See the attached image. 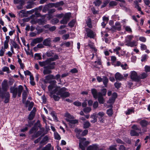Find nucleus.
Wrapping results in <instances>:
<instances>
[{
	"mask_svg": "<svg viewBox=\"0 0 150 150\" xmlns=\"http://www.w3.org/2000/svg\"><path fill=\"white\" fill-rule=\"evenodd\" d=\"M36 150H54V147L50 144L49 143L41 149L40 147H39Z\"/></svg>",
	"mask_w": 150,
	"mask_h": 150,
	"instance_id": "nucleus-12",
	"label": "nucleus"
},
{
	"mask_svg": "<svg viewBox=\"0 0 150 150\" xmlns=\"http://www.w3.org/2000/svg\"><path fill=\"white\" fill-rule=\"evenodd\" d=\"M132 128L133 130H137L138 132H139V133L141 134L142 132H141V129L140 128L139 126L137 125H134L132 127Z\"/></svg>",
	"mask_w": 150,
	"mask_h": 150,
	"instance_id": "nucleus-22",
	"label": "nucleus"
},
{
	"mask_svg": "<svg viewBox=\"0 0 150 150\" xmlns=\"http://www.w3.org/2000/svg\"><path fill=\"white\" fill-rule=\"evenodd\" d=\"M134 37L132 35H128L127 36L125 39V42L126 43L125 45L128 46L132 47L137 45V42L135 40L131 41Z\"/></svg>",
	"mask_w": 150,
	"mask_h": 150,
	"instance_id": "nucleus-4",
	"label": "nucleus"
},
{
	"mask_svg": "<svg viewBox=\"0 0 150 150\" xmlns=\"http://www.w3.org/2000/svg\"><path fill=\"white\" fill-rule=\"evenodd\" d=\"M91 93L95 99H97L98 97V93L97 90L95 88H93L91 89Z\"/></svg>",
	"mask_w": 150,
	"mask_h": 150,
	"instance_id": "nucleus-24",
	"label": "nucleus"
},
{
	"mask_svg": "<svg viewBox=\"0 0 150 150\" xmlns=\"http://www.w3.org/2000/svg\"><path fill=\"white\" fill-rule=\"evenodd\" d=\"M8 42H7L6 41H4V49H6L7 48H8Z\"/></svg>",
	"mask_w": 150,
	"mask_h": 150,
	"instance_id": "nucleus-59",
	"label": "nucleus"
},
{
	"mask_svg": "<svg viewBox=\"0 0 150 150\" xmlns=\"http://www.w3.org/2000/svg\"><path fill=\"white\" fill-rule=\"evenodd\" d=\"M77 137L80 139L79 147L82 150H85L86 147L90 144V142L86 141V138H80L78 136H77Z\"/></svg>",
	"mask_w": 150,
	"mask_h": 150,
	"instance_id": "nucleus-5",
	"label": "nucleus"
},
{
	"mask_svg": "<svg viewBox=\"0 0 150 150\" xmlns=\"http://www.w3.org/2000/svg\"><path fill=\"white\" fill-rule=\"evenodd\" d=\"M54 54L53 52L51 51H48L46 53V55L47 57H50L53 56Z\"/></svg>",
	"mask_w": 150,
	"mask_h": 150,
	"instance_id": "nucleus-43",
	"label": "nucleus"
},
{
	"mask_svg": "<svg viewBox=\"0 0 150 150\" xmlns=\"http://www.w3.org/2000/svg\"><path fill=\"white\" fill-rule=\"evenodd\" d=\"M35 14L36 16L37 17H43L45 18L46 16L45 15L42 16L41 14L37 11H35Z\"/></svg>",
	"mask_w": 150,
	"mask_h": 150,
	"instance_id": "nucleus-52",
	"label": "nucleus"
},
{
	"mask_svg": "<svg viewBox=\"0 0 150 150\" xmlns=\"http://www.w3.org/2000/svg\"><path fill=\"white\" fill-rule=\"evenodd\" d=\"M2 70L6 72L7 73H10L9 68L6 67H4L2 69Z\"/></svg>",
	"mask_w": 150,
	"mask_h": 150,
	"instance_id": "nucleus-50",
	"label": "nucleus"
},
{
	"mask_svg": "<svg viewBox=\"0 0 150 150\" xmlns=\"http://www.w3.org/2000/svg\"><path fill=\"white\" fill-rule=\"evenodd\" d=\"M117 94L116 93H113L112 95V101H110V100H108V103H112L114 102L115 98L117 97Z\"/></svg>",
	"mask_w": 150,
	"mask_h": 150,
	"instance_id": "nucleus-27",
	"label": "nucleus"
},
{
	"mask_svg": "<svg viewBox=\"0 0 150 150\" xmlns=\"http://www.w3.org/2000/svg\"><path fill=\"white\" fill-rule=\"evenodd\" d=\"M134 3L135 4V8L137 9L138 11H141V8L140 7H139V4H138V2L137 1H136V2H134Z\"/></svg>",
	"mask_w": 150,
	"mask_h": 150,
	"instance_id": "nucleus-45",
	"label": "nucleus"
},
{
	"mask_svg": "<svg viewBox=\"0 0 150 150\" xmlns=\"http://www.w3.org/2000/svg\"><path fill=\"white\" fill-rule=\"evenodd\" d=\"M44 131V128H42L40 130L38 131L36 133L32 135V138L33 139H34L35 138L38 137L42 134L43 132Z\"/></svg>",
	"mask_w": 150,
	"mask_h": 150,
	"instance_id": "nucleus-13",
	"label": "nucleus"
},
{
	"mask_svg": "<svg viewBox=\"0 0 150 150\" xmlns=\"http://www.w3.org/2000/svg\"><path fill=\"white\" fill-rule=\"evenodd\" d=\"M45 79H46V80H47L49 81L52 79H55V78L53 75L51 74H50L46 76L45 77Z\"/></svg>",
	"mask_w": 150,
	"mask_h": 150,
	"instance_id": "nucleus-34",
	"label": "nucleus"
},
{
	"mask_svg": "<svg viewBox=\"0 0 150 150\" xmlns=\"http://www.w3.org/2000/svg\"><path fill=\"white\" fill-rule=\"evenodd\" d=\"M66 120L69 122V124L71 127L72 125H75L78 123V120H73V119H66Z\"/></svg>",
	"mask_w": 150,
	"mask_h": 150,
	"instance_id": "nucleus-21",
	"label": "nucleus"
},
{
	"mask_svg": "<svg viewBox=\"0 0 150 150\" xmlns=\"http://www.w3.org/2000/svg\"><path fill=\"white\" fill-rule=\"evenodd\" d=\"M1 86L2 88L4 91H6L8 89V88L7 81L4 80L1 84Z\"/></svg>",
	"mask_w": 150,
	"mask_h": 150,
	"instance_id": "nucleus-14",
	"label": "nucleus"
},
{
	"mask_svg": "<svg viewBox=\"0 0 150 150\" xmlns=\"http://www.w3.org/2000/svg\"><path fill=\"white\" fill-rule=\"evenodd\" d=\"M59 58L58 56L56 54H55L53 57L50 58L44 62H39V65L41 67H45L47 65H49L52 63L51 62L56 60Z\"/></svg>",
	"mask_w": 150,
	"mask_h": 150,
	"instance_id": "nucleus-3",
	"label": "nucleus"
},
{
	"mask_svg": "<svg viewBox=\"0 0 150 150\" xmlns=\"http://www.w3.org/2000/svg\"><path fill=\"white\" fill-rule=\"evenodd\" d=\"M140 124L142 127H146L149 124V122L145 120H141L140 122Z\"/></svg>",
	"mask_w": 150,
	"mask_h": 150,
	"instance_id": "nucleus-26",
	"label": "nucleus"
},
{
	"mask_svg": "<svg viewBox=\"0 0 150 150\" xmlns=\"http://www.w3.org/2000/svg\"><path fill=\"white\" fill-rule=\"evenodd\" d=\"M1 97L2 98L4 99V102L5 103H8L10 98V94L8 92L2 93Z\"/></svg>",
	"mask_w": 150,
	"mask_h": 150,
	"instance_id": "nucleus-9",
	"label": "nucleus"
},
{
	"mask_svg": "<svg viewBox=\"0 0 150 150\" xmlns=\"http://www.w3.org/2000/svg\"><path fill=\"white\" fill-rule=\"evenodd\" d=\"M67 88L65 87H63L59 89V91L56 93L58 95H60L62 98H66L69 96L70 93L68 92H66Z\"/></svg>",
	"mask_w": 150,
	"mask_h": 150,
	"instance_id": "nucleus-6",
	"label": "nucleus"
},
{
	"mask_svg": "<svg viewBox=\"0 0 150 150\" xmlns=\"http://www.w3.org/2000/svg\"><path fill=\"white\" fill-rule=\"evenodd\" d=\"M90 117L93 119L92 120L91 122L95 123L97 121V114L96 113H94L93 114L91 115Z\"/></svg>",
	"mask_w": 150,
	"mask_h": 150,
	"instance_id": "nucleus-25",
	"label": "nucleus"
},
{
	"mask_svg": "<svg viewBox=\"0 0 150 150\" xmlns=\"http://www.w3.org/2000/svg\"><path fill=\"white\" fill-rule=\"evenodd\" d=\"M64 4V3L62 1L58 2L56 3H54V7H57L59 6L63 5Z\"/></svg>",
	"mask_w": 150,
	"mask_h": 150,
	"instance_id": "nucleus-36",
	"label": "nucleus"
},
{
	"mask_svg": "<svg viewBox=\"0 0 150 150\" xmlns=\"http://www.w3.org/2000/svg\"><path fill=\"white\" fill-rule=\"evenodd\" d=\"M38 129V128L37 126H34L30 131L29 133L31 134L35 132Z\"/></svg>",
	"mask_w": 150,
	"mask_h": 150,
	"instance_id": "nucleus-32",
	"label": "nucleus"
},
{
	"mask_svg": "<svg viewBox=\"0 0 150 150\" xmlns=\"http://www.w3.org/2000/svg\"><path fill=\"white\" fill-rule=\"evenodd\" d=\"M86 31L87 33V36L88 37L90 38H93L95 35L94 32L89 29L87 28L86 30Z\"/></svg>",
	"mask_w": 150,
	"mask_h": 150,
	"instance_id": "nucleus-16",
	"label": "nucleus"
},
{
	"mask_svg": "<svg viewBox=\"0 0 150 150\" xmlns=\"http://www.w3.org/2000/svg\"><path fill=\"white\" fill-rule=\"evenodd\" d=\"M131 78L133 80H137L138 79V76L137 73L134 71H132L131 73Z\"/></svg>",
	"mask_w": 150,
	"mask_h": 150,
	"instance_id": "nucleus-19",
	"label": "nucleus"
},
{
	"mask_svg": "<svg viewBox=\"0 0 150 150\" xmlns=\"http://www.w3.org/2000/svg\"><path fill=\"white\" fill-rule=\"evenodd\" d=\"M49 8L47 5H45L43 7L42 11L44 13L46 12L48 10Z\"/></svg>",
	"mask_w": 150,
	"mask_h": 150,
	"instance_id": "nucleus-54",
	"label": "nucleus"
},
{
	"mask_svg": "<svg viewBox=\"0 0 150 150\" xmlns=\"http://www.w3.org/2000/svg\"><path fill=\"white\" fill-rule=\"evenodd\" d=\"M145 70L146 72L150 71V66L146 65L144 67Z\"/></svg>",
	"mask_w": 150,
	"mask_h": 150,
	"instance_id": "nucleus-56",
	"label": "nucleus"
},
{
	"mask_svg": "<svg viewBox=\"0 0 150 150\" xmlns=\"http://www.w3.org/2000/svg\"><path fill=\"white\" fill-rule=\"evenodd\" d=\"M116 146V145H115L110 146L109 148L110 150H117V149L115 147Z\"/></svg>",
	"mask_w": 150,
	"mask_h": 150,
	"instance_id": "nucleus-64",
	"label": "nucleus"
},
{
	"mask_svg": "<svg viewBox=\"0 0 150 150\" xmlns=\"http://www.w3.org/2000/svg\"><path fill=\"white\" fill-rule=\"evenodd\" d=\"M30 22L33 24H36L37 23V18L32 19L31 21Z\"/></svg>",
	"mask_w": 150,
	"mask_h": 150,
	"instance_id": "nucleus-57",
	"label": "nucleus"
},
{
	"mask_svg": "<svg viewBox=\"0 0 150 150\" xmlns=\"http://www.w3.org/2000/svg\"><path fill=\"white\" fill-rule=\"evenodd\" d=\"M107 113L108 115L111 116L112 115L113 112L112 110V109H109L107 111Z\"/></svg>",
	"mask_w": 150,
	"mask_h": 150,
	"instance_id": "nucleus-51",
	"label": "nucleus"
},
{
	"mask_svg": "<svg viewBox=\"0 0 150 150\" xmlns=\"http://www.w3.org/2000/svg\"><path fill=\"white\" fill-rule=\"evenodd\" d=\"M87 150H99L98 145L93 144L88 147Z\"/></svg>",
	"mask_w": 150,
	"mask_h": 150,
	"instance_id": "nucleus-17",
	"label": "nucleus"
},
{
	"mask_svg": "<svg viewBox=\"0 0 150 150\" xmlns=\"http://www.w3.org/2000/svg\"><path fill=\"white\" fill-rule=\"evenodd\" d=\"M23 88V87L21 85H19L18 88L14 86L10 88V92L12 93L13 98H16L17 94L18 96L20 97L21 96Z\"/></svg>",
	"mask_w": 150,
	"mask_h": 150,
	"instance_id": "nucleus-1",
	"label": "nucleus"
},
{
	"mask_svg": "<svg viewBox=\"0 0 150 150\" xmlns=\"http://www.w3.org/2000/svg\"><path fill=\"white\" fill-rule=\"evenodd\" d=\"M75 23V20H73L69 23L68 25L69 26L72 27L74 26Z\"/></svg>",
	"mask_w": 150,
	"mask_h": 150,
	"instance_id": "nucleus-49",
	"label": "nucleus"
},
{
	"mask_svg": "<svg viewBox=\"0 0 150 150\" xmlns=\"http://www.w3.org/2000/svg\"><path fill=\"white\" fill-rule=\"evenodd\" d=\"M98 103L97 101H96L94 103L93 106L94 108L96 109V108H97L98 107Z\"/></svg>",
	"mask_w": 150,
	"mask_h": 150,
	"instance_id": "nucleus-63",
	"label": "nucleus"
},
{
	"mask_svg": "<svg viewBox=\"0 0 150 150\" xmlns=\"http://www.w3.org/2000/svg\"><path fill=\"white\" fill-rule=\"evenodd\" d=\"M43 40V38L42 37L34 39L31 42L30 45L32 46H34L36 44L42 42Z\"/></svg>",
	"mask_w": 150,
	"mask_h": 150,
	"instance_id": "nucleus-10",
	"label": "nucleus"
},
{
	"mask_svg": "<svg viewBox=\"0 0 150 150\" xmlns=\"http://www.w3.org/2000/svg\"><path fill=\"white\" fill-rule=\"evenodd\" d=\"M54 138L55 139L58 140H59L61 139V137L60 135L57 132H55L54 133Z\"/></svg>",
	"mask_w": 150,
	"mask_h": 150,
	"instance_id": "nucleus-35",
	"label": "nucleus"
},
{
	"mask_svg": "<svg viewBox=\"0 0 150 150\" xmlns=\"http://www.w3.org/2000/svg\"><path fill=\"white\" fill-rule=\"evenodd\" d=\"M60 38L59 37H57L55 38L53 40V42H58L60 40Z\"/></svg>",
	"mask_w": 150,
	"mask_h": 150,
	"instance_id": "nucleus-61",
	"label": "nucleus"
},
{
	"mask_svg": "<svg viewBox=\"0 0 150 150\" xmlns=\"http://www.w3.org/2000/svg\"><path fill=\"white\" fill-rule=\"evenodd\" d=\"M33 105V102H31L30 103L28 107V110L29 111H30Z\"/></svg>",
	"mask_w": 150,
	"mask_h": 150,
	"instance_id": "nucleus-62",
	"label": "nucleus"
},
{
	"mask_svg": "<svg viewBox=\"0 0 150 150\" xmlns=\"http://www.w3.org/2000/svg\"><path fill=\"white\" fill-rule=\"evenodd\" d=\"M102 1L100 0H97L96 1L93 2L94 4L96 6H99L100 4L102 3Z\"/></svg>",
	"mask_w": 150,
	"mask_h": 150,
	"instance_id": "nucleus-46",
	"label": "nucleus"
},
{
	"mask_svg": "<svg viewBox=\"0 0 150 150\" xmlns=\"http://www.w3.org/2000/svg\"><path fill=\"white\" fill-rule=\"evenodd\" d=\"M91 108L88 107H87L83 109V111L85 113H88V112H90L91 111Z\"/></svg>",
	"mask_w": 150,
	"mask_h": 150,
	"instance_id": "nucleus-44",
	"label": "nucleus"
},
{
	"mask_svg": "<svg viewBox=\"0 0 150 150\" xmlns=\"http://www.w3.org/2000/svg\"><path fill=\"white\" fill-rule=\"evenodd\" d=\"M121 83L117 82H116L114 84L115 87L117 88H120L121 87Z\"/></svg>",
	"mask_w": 150,
	"mask_h": 150,
	"instance_id": "nucleus-58",
	"label": "nucleus"
},
{
	"mask_svg": "<svg viewBox=\"0 0 150 150\" xmlns=\"http://www.w3.org/2000/svg\"><path fill=\"white\" fill-rule=\"evenodd\" d=\"M147 74L145 73H143L140 75V78L141 79H144L147 76Z\"/></svg>",
	"mask_w": 150,
	"mask_h": 150,
	"instance_id": "nucleus-53",
	"label": "nucleus"
},
{
	"mask_svg": "<svg viewBox=\"0 0 150 150\" xmlns=\"http://www.w3.org/2000/svg\"><path fill=\"white\" fill-rule=\"evenodd\" d=\"M71 15V14L70 13H66L63 19L60 21L61 23L62 24H66L70 19Z\"/></svg>",
	"mask_w": 150,
	"mask_h": 150,
	"instance_id": "nucleus-8",
	"label": "nucleus"
},
{
	"mask_svg": "<svg viewBox=\"0 0 150 150\" xmlns=\"http://www.w3.org/2000/svg\"><path fill=\"white\" fill-rule=\"evenodd\" d=\"M11 43L14 48H17L18 49H19L20 47L19 46L15 41L12 40L11 42Z\"/></svg>",
	"mask_w": 150,
	"mask_h": 150,
	"instance_id": "nucleus-30",
	"label": "nucleus"
},
{
	"mask_svg": "<svg viewBox=\"0 0 150 150\" xmlns=\"http://www.w3.org/2000/svg\"><path fill=\"white\" fill-rule=\"evenodd\" d=\"M121 29V26L120 23L119 22H116L115 25L111 28V30L113 31H115V30L120 31Z\"/></svg>",
	"mask_w": 150,
	"mask_h": 150,
	"instance_id": "nucleus-11",
	"label": "nucleus"
},
{
	"mask_svg": "<svg viewBox=\"0 0 150 150\" xmlns=\"http://www.w3.org/2000/svg\"><path fill=\"white\" fill-rule=\"evenodd\" d=\"M90 125H91L89 122L88 121H87L84 123L83 127L84 128H87L90 127Z\"/></svg>",
	"mask_w": 150,
	"mask_h": 150,
	"instance_id": "nucleus-40",
	"label": "nucleus"
},
{
	"mask_svg": "<svg viewBox=\"0 0 150 150\" xmlns=\"http://www.w3.org/2000/svg\"><path fill=\"white\" fill-rule=\"evenodd\" d=\"M65 116L69 119H73L74 118V117L72 115H71L69 113H66L65 114Z\"/></svg>",
	"mask_w": 150,
	"mask_h": 150,
	"instance_id": "nucleus-37",
	"label": "nucleus"
},
{
	"mask_svg": "<svg viewBox=\"0 0 150 150\" xmlns=\"http://www.w3.org/2000/svg\"><path fill=\"white\" fill-rule=\"evenodd\" d=\"M35 113H33V112H31L28 117V119L30 120H33L35 115Z\"/></svg>",
	"mask_w": 150,
	"mask_h": 150,
	"instance_id": "nucleus-39",
	"label": "nucleus"
},
{
	"mask_svg": "<svg viewBox=\"0 0 150 150\" xmlns=\"http://www.w3.org/2000/svg\"><path fill=\"white\" fill-rule=\"evenodd\" d=\"M139 132H137L135 130H132L130 131V134L132 136H138Z\"/></svg>",
	"mask_w": 150,
	"mask_h": 150,
	"instance_id": "nucleus-31",
	"label": "nucleus"
},
{
	"mask_svg": "<svg viewBox=\"0 0 150 150\" xmlns=\"http://www.w3.org/2000/svg\"><path fill=\"white\" fill-rule=\"evenodd\" d=\"M102 81H103V83L105 87H106L108 81V78L105 76H103Z\"/></svg>",
	"mask_w": 150,
	"mask_h": 150,
	"instance_id": "nucleus-29",
	"label": "nucleus"
},
{
	"mask_svg": "<svg viewBox=\"0 0 150 150\" xmlns=\"http://www.w3.org/2000/svg\"><path fill=\"white\" fill-rule=\"evenodd\" d=\"M27 97V94L26 92L24 91L22 93L23 100V101H25Z\"/></svg>",
	"mask_w": 150,
	"mask_h": 150,
	"instance_id": "nucleus-42",
	"label": "nucleus"
},
{
	"mask_svg": "<svg viewBox=\"0 0 150 150\" xmlns=\"http://www.w3.org/2000/svg\"><path fill=\"white\" fill-rule=\"evenodd\" d=\"M98 100L100 104H103L104 102V100L101 92H98Z\"/></svg>",
	"mask_w": 150,
	"mask_h": 150,
	"instance_id": "nucleus-20",
	"label": "nucleus"
},
{
	"mask_svg": "<svg viewBox=\"0 0 150 150\" xmlns=\"http://www.w3.org/2000/svg\"><path fill=\"white\" fill-rule=\"evenodd\" d=\"M33 2L29 3L26 6V8L27 9H30L33 8Z\"/></svg>",
	"mask_w": 150,
	"mask_h": 150,
	"instance_id": "nucleus-48",
	"label": "nucleus"
},
{
	"mask_svg": "<svg viewBox=\"0 0 150 150\" xmlns=\"http://www.w3.org/2000/svg\"><path fill=\"white\" fill-rule=\"evenodd\" d=\"M117 4V3L115 1H112L109 3V6L110 7H113L116 6Z\"/></svg>",
	"mask_w": 150,
	"mask_h": 150,
	"instance_id": "nucleus-33",
	"label": "nucleus"
},
{
	"mask_svg": "<svg viewBox=\"0 0 150 150\" xmlns=\"http://www.w3.org/2000/svg\"><path fill=\"white\" fill-rule=\"evenodd\" d=\"M56 83V81H53L51 82V84L48 86L49 91L51 94V96H52V94L56 93L59 90L60 87L57 86Z\"/></svg>",
	"mask_w": 150,
	"mask_h": 150,
	"instance_id": "nucleus-2",
	"label": "nucleus"
},
{
	"mask_svg": "<svg viewBox=\"0 0 150 150\" xmlns=\"http://www.w3.org/2000/svg\"><path fill=\"white\" fill-rule=\"evenodd\" d=\"M51 39L50 38H48L44 40L43 44L45 46L50 47L51 45Z\"/></svg>",
	"mask_w": 150,
	"mask_h": 150,
	"instance_id": "nucleus-15",
	"label": "nucleus"
},
{
	"mask_svg": "<svg viewBox=\"0 0 150 150\" xmlns=\"http://www.w3.org/2000/svg\"><path fill=\"white\" fill-rule=\"evenodd\" d=\"M49 139V138L47 136H45L40 142V144L43 145H45L47 143Z\"/></svg>",
	"mask_w": 150,
	"mask_h": 150,
	"instance_id": "nucleus-23",
	"label": "nucleus"
},
{
	"mask_svg": "<svg viewBox=\"0 0 150 150\" xmlns=\"http://www.w3.org/2000/svg\"><path fill=\"white\" fill-rule=\"evenodd\" d=\"M45 20L44 19H37V23L40 25H43L45 23Z\"/></svg>",
	"mask_w": 150,
	"mask_h": 150,
	"instance_id": "nucleus-28",
	"label": "nucleus"
},
{
	"mask_svg": "<svg viewBox=\"0 0 150 150\" xmlns=\"http://www.w3.org/2000/svg\"><path fill=\"white\" fill-rule=\"evenodd\" d=\"M5 51V50L3 47H2L0 50V56L1 57L3 56Z\"/></svg>",
	"mask_w": 150,
	"mask_h": 150,
	"instance_id": "nucleus-47",
	"label": "nucleus"
},
{
	"mask_svg": "<svg viewBox=\"0 0 150 150\" xmlns=\"http://www.w3.org/2000/svg\"><path fill=\"white\" fill-rule=\"evenodd\" d=\"M115 78L117 80L122 81L124 79V76L119 72H117L115 75Z\"/></svg>",
	"mask_w": 150,
	"mask_h": 150,
	"instance_id": "nucleus-18",
	"label": "nucleus"
},
{
	"mask_svg": "<svg viewBox=\"0 0 150 150\" xmlns=\"http://www.w3.org/2000/svg\"><path fill=\"white\" fill-rule=\"evenodd\" d=\"M74 104L76 106H81V102L79 101H75L74 103Z\"/></svg>",
	"mask_w": 150,
	"mask_h": 150,
	"instance_id": "nucleus-60",
	"label": "nucleus"
},
{
	"mask_svg": "<svg viewBox=\"0 0 150 150\" xmlns=\"http://www.w3.org/2000/svg\"><path fill=\"white\" fill-rule=\"evenodd\" d=\"M55 64V62H52L50 64L48 65L47 68L46 67H44V68H45L43 71L44 74L46 75L51 73L52 71L50 69H52L54 68V66Z\"/></svg>",
	"mask_w": 150,
	"mask_h": 150,
	"instance_id": "nucleus-7",
	"label": "nucleus"
},
{
	"mask_svg": "<svg viewBox=\"0 0 150 150\" xmlns=\"http://www.w3.org/2000/svg\"><path fill=\"white\" fill-rule=\"evenodd\" d=\"M88 45L91 48L93 49L95 51H96V50L95 49L94 47L93 43L91 42V41H89Z\"/></svg>",
	"mask_w": 150,
	"mask_h": 150,
	"instance_id": "nucleus-41",
	"label": "nucleus"
},
{
	"mask_svg": "<svg viewBox=\"0 0 150 150\" xmlns=\"http://www.w3.org/2000/svg\"><path fill=\"white\" fill-rule=\"evenodd\" d=\"M91 22V21L90 18H88L87 21H86V23L87 26L90 28L92 27Z\"/></svg>",
	"mask_w": 150,
	"mask_h": 150,
	"instance_id": "nucleus-38",
	"label": "nucleus"
},
{
	"mask_svg": "<svg viewBox=\"0 0 150 150\" xmlns=\"http://www.w3.org/2000/svg\"><path fill=\"white\" fill-rule=\"evenodd\" d=\"M51 115H52V116L53 117L54 119V120H57V116H56L54 112V111L52 112L51 113Z\"/></svg>",
	"mask_w": 150,
	"mask_h": 150,
	"instance_id": "nucleus-55",
	"label": "nucleus"
}]
</instances>
